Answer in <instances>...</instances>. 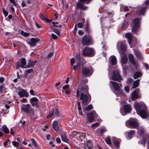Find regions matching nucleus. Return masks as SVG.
Instances as JSON below:
<instances>
[{
  "instance_id": "nucleus-8",
  "label": "nucleus",
  "mask_w": 149,
  "mask_h": 149,
  "mask_svg": "<svg viewBox=\"0 0 149 149\" xmlns=\"http://www.w3.org/2000/svg\"><path fill=\"white\" fill-rule=\"evenodd\" d=\"M139 19L138 18L134 19L133 21L134 26H133L132 31L134 33H136L139 31L140 29Z\"/></svg>"
},
{
  "instance_id": "nucleus-18",
  "label": "nucleus",
  "mask_w": 149,
  "mask_h": 149,
  "mask_svg": "<svg viewBox=\"0 0 149 149\" xmlns=\"http://www.w3.org/2000/svg\"><path fill=\"white\" fill-rule=\"evenodd\" d=\"M139 97V90L136 89L133 92L132 95V98L133 100L138 99Z\"/></svg>"
},
{
  "instance_id": "nucleus-51",
  "label": "nucleus",
  "mask_w": 149,
  "mask_h": 149,
  "mask_svg": "<svg viewBox=\"0 0 149 149\" xmlns=\"http://www.w3.org/2000/svg\"><path fill=\"white\" fill-rule=\"evenodd\" d=\"M75 60L74 58H72L71 59L70 63L71 65H73L75 63Z\"/></svg>"
},
{
  "instance_id": "nucleus-33",
  "label": "nucleus",
  "mask_w": 149,
  "mask_h": 149,
  "mask_svg": "<svg viewBox=\"0 0 149 149\" xmlns=\"http://www.w3.org/2000/svg\"><path fill=\"white\" fill-rule=\"evenodd\" d=\"M1 130L6 134H8L9 132V130L6 125H3L2 126Z\"/></svg>"
},
{
  "instance_id": "nucleus-60",
  "label": "nucleus",
  "mask_w": 149,
  "mask_h": 149,
  "mask_svg": "<svg viewBox=\"0 0 149 149\" xmlns=\"http://www.w3.org/2000/svg\"><path fill=\"white\" fill-rule=\"evenodd\" d=\"M144 65L145 66L146 69H149V67L148 64L145 63L144 64Z\"/></svg>"
},
{
  "instance_id": "nucleus-32",
  "label": "nucleus",
  "mask_w": 149,
  "mask_h": 149,
  "mask_svg": "<svg viewBox=\"0 0 149 149\" xmlns=\"http://www.w3.org/2000/svg\"><path fill=\"white\" fill-rule=\"evenodd\" d=\"M110 60L112 65H114L116 63V59L115 56H111L110 58Z\"/></svg>"
},
{
  "instance_id": "nucleus-17",
  "label": "nucleus",
  "mask_w": 149,
  "mask_h": 149,
  "mask_svg": "<svg viewBox=\"0 0 149 149\" xmlns=\"http://www.w3.org/2000/svg\"><path fill=\"white\" fill-rule=\"evenodd\" d=\"M125 37L127 39L131 47H132L133 46L131 45L132 42V37L130 33H127L125 35Z\"/></svg>"
},
{
  "instance_id": "nucleus-4",
  "label": "nucleus",
  "mask_w": 149,
  "mask_h": 149,
  "mask_svg": "<svg viewBox=\"0 0 149 149\" xmlns=\"http://www.w3.org/2000/svg\"><path fill=\"white\" fill-rule=\"evenodd\" d=\"M125 125L128 127L136 128L138 126L139 124L136 119L130 118L126 121Z\"/></svg>"
},
{
  "instance_id": "nucleus-63",
  "label": "nucleus",
  "mask_w": 149,
  "mask_h": 149,
  "mask_svg": "<svg viewBox=\"0 0 149 149\" xmlns=\"http://www.w3.org/2000/svg\"><path fill=\"white\" fill-rule=\"evenodd\" d=\"M13 4H14V5L15 6L16 5V3L15 2V0H9Z\"/></svg>"
},
{
  "instance_id": "nucleus-40",
  "label": "nucleus",
  "mask_w": 149,
  "mask_h": 149,
  "mask_svg": "<svg viewBox=\"0 0 149 149\" xmlns=\"http://www.w3.org/2000/svg\"><path fill=\"white\" fill-rule=\"evenodd\" d=\"M93 106L91 104L89 105L88 106L85 108V110L86 111H88L93 109Z\"/></svg>"
},
{
  "instance_id": "nucleus-58",
  "label": "nucleus",
  "mask_w": 149,
  "mask_h": 149,
  "mask_svg": "<svg viewBox=\"0 0 149 149\" xmlns=\"http://www.w3.org/2000/svg\"><path fill=\"white\" fill-rule=\"evenodd\" d=\"M69 85H65L63 87V89L64 90L66 89L69 88Z\"/></svg>"
},
{
  "instance_id": "nucleus-52",
  "label": "nucleus",
  "mask_w": 149,
  "mask_h": 149,
  "mask_svg": "<svg viewBox=\"0 0 149 149\" xmlns=\"http://www.w3.org/2000/svg\"><path fill=\"white\" fill-rule=\"evenodd\" d=\"M133 79L131 78H128L127 80V82L128 83L130 84L132 83L133 81Z\"/></svg>"
},
{
  "instance_id": "nucleus-62",
  "label": "nucleus",
  "mask_w": 149,
  "mask_h": 149,
  "mask_svg": "<svg viewBox=\"0 0 149 149\" xmlns=\"http://www.w3.org/2000/svg\"><path fill=\"white\" fill-rule=\"evenodd\" d=\"M49 144L52 147H54L55 146V145L53 144V143L52 141L50 142H49Z\"/></svg>"
},
{
  "instance_id": "nucleus-6",
  "label": "nucleus",
  "mask_w": 149,
  "mask_h": 149,
  "mask_svg": "<svg viewBox=\"0 0 149 149\" xmlns=\"http://www.w3.org/2000/svg\"><path fill=\"white\" fill-rule=\"evenodd\" d=\"M22 109L24 112L29 113L31 118L33 119H34L36 118L33 117L34 116V113L31 108L30 104H27L23 105L22 107Z\"/></svg>"
},
{
  "instance_id": "nucleus-15",
  "label": "nucleus",
  "mask_w": 149,
  "mask_h": 149,
  "mask_svg": "<svg viewBox=\"0 0 149 149\" xmlns=\"http://www.w3.org/2000/svg\"><path fill=\"white\" fill-rule=\"evenodd\" d=\"M30 40L31 41H28L27 43L31 46H34L36 43L39 41L40 40L38 38H31Z\"/></svg>"
},
{
  "instance_id": "nucleus-19",
  "label": "nucleus",
  "mask_w": 149,
  "mask_h": 149,
  "mask_svg": "<svg viewBox=\"0 0 149 149\" xmlns=\"http://www.w3.org/2000/svg\"><path fill=\"white\" fill-rule=\"evenodd\" d=\"M129 61L134 66H136V63L134 59V57L132 54H130L128 56Z\"/></svg>"
},
{
  "instance_id": "nucleus-37",
  "label": "nucleus",
  "mask_w": 149,
  "mask_h": 149,
  "mask_svg": "<svg viewBox=\"0 0 149 149\" xmlns=\"http://www.w3.org/2000/svg\"><path fill=\"white\" fill-rule=\"evenodd\" d=\"M141 75V72H135L134 75V79H136L139 77Z\"/></svg>"
},
{
  "instance_id": "nucleus-35",
  "label": "nucleus",
  "mask_w": 149,
  "mask_h": 149,
  "mask_svg": "<svg viewBox=\"0 0 149 149\" xmlns=\"http://www.w3.org/2000/svg\"><path fill=\"white\" fill-rule=\"evenodd\" d=\"M146 139L145 137H143L142 139L139 140L138 141L139 144L144 145L146 141Z\"/></svg>"
},
{
  "instance_id": "nucleus-1",
  "label": "nucleus",
  "mask_w": 149,
  "mask_h": 149,
  "mask_svg": "<svg viewBox=\"0 0 149 149\" xmlns=\"http://www.w3.org/2000/svg\"><path fill=\"white\" fill-rule=\"evenodd\" d=\"M88 86L83 84L80 86L76 91V97L79 98L80 94V100H82L83 104L85 105L88 103L91 100V97L88 93Z\"/></svg>"
},
{
  "instance_id": "nucleus-12",
  "label": "nucleus",
  "mask_w": 149,
  "mask_h": 149,
  "mask_svg": "<svg viewBox=\"0 0 149 149\" xmlns=\"http://www.w3.org/2000/svg\"><path fill=\"white\" fill-rule=\"evenodd\" d=\"M26 60L24 58H22L21 59L20 62H17L16 63V68L21 67L22 68H26Z\"/></svg>"
},
{
  "instance_id": "nucleus-36",
  "label": "nucleus",
  "mask_w": 149,
  "mask_h": 149,
  "mask_svg": "<svg viewBox=\"0 0 149 149\" xmlns=\"http://www.w3.org/2000/svg\"><path fill=\"white\" fill-rule=\"evenodd\" d=\"M146 7H143L138 11L137 14H138V15H143L145 12V10L146 8Z\"/></svg>"
},
{
  "instance_id": "nucleus-41",
  "label": "nucleus",
  "mask_w": 149,
  "mask_h": 149,
  "mask_svg": "<svg viewBox=\"0 0 149 149\" xmlns=\"http://www.w3.org/2000/svg\"><path fill=\"white\" fill-rule=\"evenodd\" d=\"M21 34L25 37H27L29 36L30 33L26 32H24L23 31H21Z\"/></svg>"
},
{
  "instance_id": "nucleus-3",
  "label": "nucleus",
  "mask_w": 149,
  "mask_h": 149,
  "mask_svg": "<svg viewBox=\"0 0 149 149\" xmlns=\"http://www.w3.org/2000/svg\"><path fill=\"white\" fill-rule=\"evenodd\" d=\"M113 87L115 90L116 91L115 92L117 96H120L123 95V93L121 89V87L122 86L121 84H118L117 82L113 81H110Z\"/></svg>"
},
{
  "instance_id": "nucleus-14",
  "label": "nucleus",
  "mask_w": 149,
  "mask_h": 149,
  "mask_svg": "<svg viewBox=\"0 0 149 149\" xmlns=\"http://www.w3.org/2000/svg\"><path fill=\"white\" fill-rule=\"evenodd\" d=\"M120 47L121 52L122 54L124 53L126 50V45L124 42H119L117 45V47Z\"/></svg>"
},
{
  "instance_id": "nucleus-10",
  "label": "nucleus",
  "mask_w": 149,
  "mask_h": 149,
  "mask_svg": "<svg viewBox=\"0 0 149 149\" xmlns=\"http://www.w3.org/2000/svg\"><path fill=\"white\" fill-rule=\"evenodd\" d=\"M92 0H79V2L77 3V6L78 8L83 9H86L87 7L84 6L83 3L88 4L90 3Z\"/></svg>"
},
{
  "instance_id": "nucleus-20",
  "label": "nucleus",
  "mask_w": 149,
  "mask_h": 149,
  "mask_svg": "<svg viewBox=\"0 0 149 149\" xmlns=\"http://www.w3.org/2000/svg\"><path fill=\"white\" fill-rule=\"evenodd\" d=\"M124 110L125 113H129L131 111L132 108L130 104H126L124 106Z\"/></svg>"
},
{
  "instance_id": "nucleus-46",
  "label": "nucleus",
  "mask_w": 149,
  "mask_h": 149,
  "mask_svg": "<svg viewBox=\"0 0 149 149\" xmlns=\"http://www.w3.org/2000/svg\"><path fill=\"white\" fill-rule=\"evenodd\" d=\"M32 141V144L35 147L37 146V144L34 139H32L31 140Z\"/></svg>"
},
{
  "instance_id": "nucleus-53",
  "label": "nucleus",
  "mask_w": 149,
  "mask_h": 149,
  "mask_svg": "<svg viewBox=\"0 0 149 149\" xmlns=\"http://www.w3.org/2000/svg\"><path fill=\"white\" fill-rule=\"evenodd\" d=\"M99 123L98 122L95 123L91 125L92 127H95L98 126L99 125Z\"/></svg>"
},
{
  "instance_id": "nucleus-25",
  "label": "nucleus",
  "mask_w": 149,
  "mask_h": 149,
  "mask_svg": "<svg viewBox=\"0 0 149 149\" xmlns=\"http://www.w3.org/2000/svg\"><path fill=\"white\" fill-rule=\"evenodd\" d=\"M30 101L32 105L33 106L37 104L38 102V99L36 97H33L30 99Z\"/></svg>"
},
{
  "instance_id": "nucleus-16",
  "label": "nucleus",
  "mask_w": 149,
  "mask_h": 149,
  "mask_svg": "<svg viewBox=\"0 0 149 149\" xmlns=\"http://www.w3.org/2000/svg\"><path fill=\"white\" fill-rule=\"evenodd\" d=\"M95 114V112L94 111L92 112L87 113V119L89 122H91L93 121L94 116Z\"/></svg>"
},
{
  "instance_id": "nucleus-23",
  "label": "nucleus",
  "mask_w": 149,
  "mask_h": 149,
  "mask_svg": "<svg viewBox=\"0 0 149 149\" xmlns=\"http://www.w3.org/2000/svg\"><path fill=\"white\" fill-rule=\"evenodd\" d=\"M112 141L116 147L117 148H119L120 142L118 139L114 137L113 138Z\"/></svg>"
},
{
  "instance_id": "nucleus-59",
  "label": "nucleus",
  "mask_w": 149,
  "mask_h": 149,
  "mask_svg": "<svg viewBox=\"0 0 149 149\" xmlns=\"http://www.w3.org/2000/svg\"><path fill=\"white\" fill-rule=\"evenodd\" d=\"M53 55V52H50V53L47 56V58H50Z\"/></svg>"
},
{
  "instance_id": "nucleus-21",
  "label": "nucleus",
  "mask_w": 149,
  "mask_h": 149,
  "mask_svg": "<svg viewBox=\"0 0 149 149\" xmlns=\"http://www.w3.org/2000/svg\"><path fill=\"white\" fill-rule=\"evenodd\" d=\"M18 94L20 97H23L24 96L26 97H28V95L27 93L25 90L24 89H20L18 92Z\"/></svg>"
},
{
  "instance_id": "nucleus-64",
  "label": "nucleus",
  "mask_w": 149,
  "mask_h": 149,
  "mask_svg": "<svg viewBox=\"0 0 149 149\" xmlns=\"http://www.w3.org/2000/svg\"><path fill=\"white\" fill-rule=\"evenodd\" d=\"M51 134H48L46 136V138L47 140H49L50 139V138L51 136Z\"/></svg>"
},
{
  "instance_id": "nucleus-54",
  "label": "nucleus",
  "mask_w": 149,
  "mask_h": 149,
  "mask_svg": "<svg viewBox=\"0 0 149 149\" xmlns=\"http://www.w3.org/2000/svg\"><path fill=\"white\" fill-rule=\"evenodd\" d=\"M77 26L79 28H82L83 27V24L81 23H78Z\"/></svg>"
},
{
  "instance_id": "nucleus-49",
  "label": "nucleus",
  "mask_w": 149,
  "mask_h": 149,
  "mask_svg": "<svg viewBox=\"0 0 149 149\" xmlns=\"http://www.w3.org/2000/svg\"><path fill=\"white\" fill-rule=\"evenodd\" d=\"M53 31L55 32L58 36H59L60 34V31L56 29H53Z\"/></svg>"
},
{
  "instance_id": "nucleus-50",
  "label": "nucleus",
  "mask_w": 149,
  "mask_h": 149,
  "mask_svg": "<svg viewBox=\"0 0 149 149\" xmlns=\"http://www.w3.org/2000/svg\"><path fill=\"white\" fill-rule=\"evenodd\" d=\"M54 115V111H53L52 113H50L47 116V118L49 119L52 117Z\"/></svg>"
},
{
  "instance_id": "nucleus-26",
  "label": "nucleus",
  "mask_w": 149,
  "mask_h": 149,
  "mask_svg": "<svg viewBox=\"0 0 149 149\" xmlns=\"http://www.w3.org/2000/svg\"><path fill=\"white\" fill-rule=\"evenodd\" d=\"M39 17L43 21H45L47 22H50L51 20L45 18L44 15L42 13H40L39 14Z\"/></svg>"
},
{
  "instance_id": "nucleus-13",
  "label": "nucleus",
  "mask_w": 149,
  "mask_h": 149,
  "mask_svg": "<svg viewBox=\"0 0 149 149\" xmlns=\"http://www.w3.org/2000/svg\"><path fill=\"white\" fill-rule=\"evenodd\" d=\"M76 58L77 60L76 63L77 65H74L73 66V69L74 70H76L79 66H80V55L79 53H77L76 54Z\"/></svg>"
},
{
  "instance_id": "nucleus-45",
  "label": "nucleus",
  "mask_w": 149,
  "mask_h": 149,
  "mask_svg": "<svg viewBox=\"0 0 149 149\" xmlns=\"http://www.w3.org/2000/svg\"><path fill=\"white\" fill-rule=\"evenodd\" d=\"M52 24H53V26L56 27H59L60 28L61 27V25H59L58 26L57 25L59 23L58 22H52Z\"/></svg>"
},
{
  "instance_id": "nucleus-38",
  "label": "nucleus",
  "mask_w": 149,
  "mask_h": 149,
  "mask_svg": "<svg viewBox=\"0 0 149 149\" xmlns=\"http://www.w3.org/2000/svg\"><path fill=\"white\" fill-rule=\"evenodd\" d=\"M139 79H138L134 82L133 85V88H135L136 87H137L139 85Z\"/></svg>"
},
{
  "instance_id": "nucleus-34",
  "label": "nucleus",
  "mask_w": 149,
  "mask_h": 149,
  "mask_svg": "<svg viewBox=\"0 0 149 149\" xmlns=\"http://www.w3.org/2000/svg\"><path fill=\"white\" fill-rule=\"evenodd\" d=\"M62 141L64 142L68 143V140L65 134L64 133L62 134L61 136Z\"/></svg>"
},
{
  "instance_id": "nucleus-43",
  "label": "nucleus",
  "mask_w": 149,
  "mask_h": 149,
  "mask_svg": "<svg viewBox=\"0 0 149 149\" xmlns=\"http://www.w3.org/2000/svg\"><path fill=\"white\" fill-rule=\"evenodd\" d=\"M105 141L109 145H111V141L109 138H107L105 140Z\"/></svg>"
},
{
  "instance_id": "nucleus-30",
  "label": "nucleus",
  "mask_w": 149,
  "mask_h": 149,
  "mask_svg": "<svg viewBox=\"0 0 149 149\" xmlns=\"http://www.w3.org/2000/svg\"><path fill=\"white\" fill-rule=\"evenodd\" d=\"M37 61H30L28 65L26 66L27 68H30L33 67L36 64Z\"/></svg>"
},
{
  "instance_id": "nucleus-56",
  "label": "nucleus",
  "mask_w": 149,
  "mask_h": 149,
  "mask_svg": "<svg viewBox=\"0 0 149 149\" xmlns=\"http://www.w3.org/2000/svg\"><path fill=\"white\" fill-rule=\"evenodd\" d=\"M78 33L80 36H82L84 34V32L81 30H79L78 31Z\"/></svg>"
},
{
  "instance_id": "nucleus-2",
  "label": "nucleus",
  "mask_w": 149,
  "mask_h": 149,
  "mask_svg": "<svg viewBox=\"0 0 149 149\" xmlns=\"http://www.w3.org/2000/svg\"><path fill=\"white\" fill-rule=\"evenodd\" d=\"M141 104L137 102H135L134 104V107L137 112H139L142 118H146L147 117L148 113L145 110H140L141 108Z\"/></svg>"
},
{
  "instance_id": "nucleus-48",
  "label": "nucleus",
  "mask_w": 149,
  "mask_h": 149,
  "mask_svg": "<svg viewBox=\"0 0 149 149\" xmlns=\"http://www.w3.org/2000/svg\"><path fill=\"white\" fill-rule=\"evenodd\" d=\"M33 72V70L32 69H30L25 71V72L26 74H29L31 72Z\"/></svg>"
},
{
  "instance_id": "nucleus-5",
  "label": "nucleus",
  "mask_w": 149,
  "mask_h": 149,
  "mask_svg": "<svg viewBox=\"0 0 149 149\" xmlns=\"http://www.w3.org/2000/svg\"><path fill=\"white\" fill-rule=\"evenodd\" d=\"M81 42L83 45H91L93 43L92 38L90 35H85L82 38Z\"/></svg>"
},
{
  "instance_id": "nucleus-57",
  "label": "nucleus",
  "mask_w": 149,
  "mask_h": 149,
  "mask_svg": "<svg viewBox=\"0 0 149 149\" xmlns=\"http://www.w3.org/2000/svg\"><path fill=\"white\" fill-rule=\"evenodd\" d=\"M125 91L127 93H128L130 91L129 88L127 86H125Z\"/></svg>"
},
{
  "instance_id": "nucleus-39",
  "label": "nucleus",
  "mask_w": 149,
  "mask_h": 149,
  "mask_svg": "<svg viewBox=\"0 0 149 149\" xmlns=\"http://www.w3.org/2000/svg\"><path fill=\"white\" fill-rule=\"evenodd\" d=\"M53 111H54H54L55 112V114L57 117L60 116V114L59 113L58 110L57 108H55L54 110H53Z\"/></svg>"
},
{
  "instance_id": "nucleus-42",
  "label": "nucleus",
  "mask_w": 149,
  "mask_h": 149,
  "mask_svg": "<svg viewBox=\"0 0 149 149\" xmlns=\"http://www.w3.org/2000/svg\"><path fill=\"white\" fill-rule=\"evenodd\" d=\"M86 26L85 28V30L87 32L89 33L90 32V29L88 25V22L86 21Z\"/></svg>"
},
{
  "instance_id": "nucleus-28",
  "label": "nucleus",
  "mask_w": 149,
  "mask_h": 149,
  "mask_svg": "<svg viewBox=\"0 0 149 149\" xmlns=\"http://www.w3.org/2000/svg\"><path fill=\"white\" fill-rule=\"evenodd\" d=\"M135 131L134 130H131L129 131L128 133L127 138L128 139H131L132 136L134 135L135 133Z\"/></svg>"
},
{
  "instance_id": "nucleus-22",
  "label": "nucleus",
  "mask_w": 149,
  "mask_h": 149,
  "mask_svg": "<svg viewBox=\"0 0 149 149\" xmlns=\"http://www.w3.org/2000/svg\"><path fill=\"white\" fill-rule=\"evenodd\" d=\"M134 52L138 60H142V56L139 51L137 50H134Z\"/></svg>"
},
{
  "instance_id": "nucleus-44",
  "label": "nucleus",
  "mask_w": 149,
  "mask_h": 149,
  "mask_svg": "<svg viewBox=\"0 0 149 149\" xmlns=\"http://www.w3.org/2000/svg\"><path fill=\"white\" fill-rule=\"evenodd\" d=\"M12 144L14 146L17 147H18L19 145V142H17L15 141H13Z\"/></svg>"
},
{
  "instance_id": "nucleus-11",
  "label": "nucleus",
  "mask_w": 149,
  "mask_h": 149,
  "mask_svg": "<svg viewBox=\"0 0 149 149\" xmlns=\"http://www.w3.org/2000/svg\"><path fill=\"white\" fill-rule=\"evenodd\" d=\"M111 78L112 80L119 82L122 79V76L120 75L119 72L117 71H113Z\"/></svg>"
},
{
  "instance_id": "nucleus-47",
  "label": "nucleus",
  "mask_w": 149,
  "mask_h": 149,
  "mask_svg": "<svg viewBox=\"0 0 149 149\" xmlns=\"http://www.w3.org/2000/svg\"><path fill=\"white\" fill-rule=\"evenodd\" d=\"M2 10H3V14H4L5 17L7 16L8 14V13L7 11H6L4 8H2Z\"/></svg>"
},
{
  "instance_id": "nucleus-9",
  "label": "nucleus",
  "mask_w": 149,
  "mask_h": 149,
  "mask_svg": "<svg viewBox=\"0 0 149 149\" xmlns=\"http://www.w3.org/2000/svg\"><path fill=\"white\" fill-rule=\"evenodd\" d=\"M81 70L82 74L86 76H90L93 73V69L91 67H83Z\"/></svg>"
},
{
  "instance_id": "nucleus-29",
  "label": "nucleus",
  "mask_w": 149,
  "mask_h": 149,
  "mask_svg": "<svg viewBox=\"0 0 149 149\" xmlns=\"http://www.w3.org/2000/svg\"><path fill=\"white\" fill-rule=\"evenodd\" d=\"M127 61V55L124 54L122 56L121 61L123 64L125 63Z\"/></svg>"
},
{
  "instance_id": "nucleus-24",
  "label": "nucleus",
  "mask_w": 149,
  "mask_h": 149,
  "mask_svg": "<svg viewBox=\"0 0 149 149\" xmlns=\"http://www.w3.org/2000/svg\"><path fill=\"white\" fill-rule=\"evenodd\" d=\"M93 145L92 144V142L91 141H88L86 143L85 146V149H92Z\"/></svg>"
},
{
  "instance_id": "nucleus-7",
  "label": "nucleus",
  "mask_w": 149,
  "mask_h": 149,
  "mask_svg": "<svg viewBox=\"0 0 149 149\" xmlns=\"http://www.w3.org/2000/svg\"><path fill=\"white\" fill-rule=\"evenodd\" d=\"M82 54L84 56L92 57L94 55L95 51L93 48L87 47L83 49Z\"/></svg>"
},
{
  "instance_id": "nucleus-31",
  "label": "nucleus",
  "mask_w": 149,
  "mask_h": 149,
  "mask_svg": "<svg viewBox=\"0 0 149 149\" xmlns=\"http://www.w3.org/2000/svg\"><path fill=\"white\" fill-rule=\"evenodd\" d=\"M145 132V129L142 127H140L138 130L137 133L139 135H142L144 134Z\"/></svg>"
},
{
  "instance_id": "nucleus-55",
  "label": "nucleus",
  "mask_w": 149,
  "mask_h": 149,
  "mask_svg": "<svg viewBox=\"0 0 149 149\" xmlns=\"http://www.w3.org/2000/svg\"><path fill=\"white\" fill-rule=\"evenodd\" d=\"M51 36L52 38L54 39H57V36L56 35L54 34H52Z\"/></svg>"
},
{
  "instance_id": "nucleus-27",
  "label": "nucleus",
  "mask_w": 149,
  "mask_h": 149,
  "mask_svg": "<svg viewBox=\"0 0 149 149\" xmlns=\"http://www.w3.org/2000/svg\"><path fill=\"white\" fill-rule=\"evenodd\" d=\"M53 127L56 131H58L59 130V126L57 121H55L53 123Z\"/></svg>"
},
{
  "instance_id": "nucleus-61",
  "label": "nucleus",
  "mask_w": 149,
  "mask_h": 149,
  "mask_svg": "<svg viewBox=\"0 0 149 149\" xmlns=\"http://www.w3.org/2000/svg\"><path fill=\"white\" fill-rule=\"evenodd\" d=\"M56 140L57 143H60L61 142V140L60 139L58 138L57 137L56 139Z\"/></svg>"
}]
</instances>
